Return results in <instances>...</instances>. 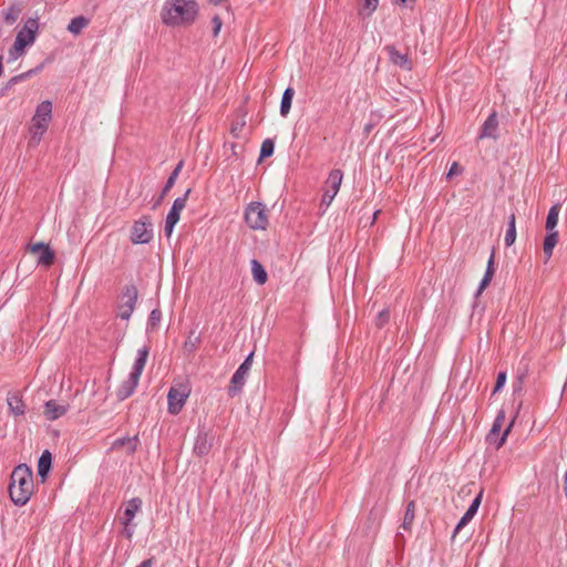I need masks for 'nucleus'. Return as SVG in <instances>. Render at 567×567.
I'll use <instances>...</instances> for the list:
<instances>
[{"mask_svg": "<svg viewBox=\"0 0 567 567\" xmlns=\"http://www.w3.org/2000/svg\"><path fill=\"white\" fill-rule=\"evenodd\" d=\"M198 16L195 0H166L161 11V19L168 27L190 25Z\"/></svg>", "mask_w": 567, "mask_h": 567, "instance_id": "obj_1", "label": "nucleus"}, {"mask_svg": "<svg viewBox=\"0 0 567 567\" xmlns=\"http://www.w3.org/2000/svg\"><path fill=\"white\" fill-rule=\"evenodd\" d=\"M8 489L10 498L16 505L22 506L28 503L33 493V476L28 465L20 464L14 467Z\"/></svg>", "mask_w": 567, "mask_h": 567, "instance_id": "obj_2", "label": "nucleus"}, {"mask_svg": "<svg viewBox=\"0 0 567 567\" xmlns=\"http://www.w3.org/2000/svg\"><path fill=\"white\" fill-rule=\"evenodd\" d=\"M153 239V225L148 216L136 220L131 229V241L133 244H148Z\"/></svg>", "mask_w": 567, "mask_h": 567, "instance_id": "obj_3", "label": "nucleus"}, {"mask_svg": "<svg viewBox=\"0 0 567 567\" xmlns=\"http://www.w3.org/2000/svg\"><path fill=\"white\" fill-rule=\"evenodd\" d=\"M190 390L186 384L173 385L167 394L168 412L177 415L186 403Z\"/></svg>", "mask_w": 567, "mask_h": 567, "instance_id": "obj_4", "label": "nucleus"}, {"mask_svg": "<svg viewBox=\"0 0 567 567\" xmlns=\"http://www.w3.org/2000/svg\"><path fill=\"white\" fill-rule=\"evenodd\" d=\"M190 192L192 189L188 188L182 197H177L174 200L165 220L164 233L167 237H171L175 225L178 223L181 218V212L185 208Z\"/></svg>", "mask_w": 567, "mask_h": 567, "instance_id": "obj_5", "label": "nucleus"}, {"mask_svg": "<svg viewBox=\"0 0 567 567\" xmlns=\"http://www.w3.org/2000/svg\"><path fill=\"white\" fill-rule=\"evenodd\" d=\"M215 435L207 431L200 430L195 440L193 452L198 457H204L209 454L213 444H214Z\"/></svg>", "mask_w": 567, "mask_h": 567, "instance_id": "obj_6", "label": "nucleus"}, {"mask_svg": "<svg viewBox=\"0 0 567 567\" xmlns=\"http://www.w3.org/2000/svg\"><path fill=\"white\" fill-rule=\"evenodd\" d=\"M251 213L256 214V219L254 223H250V228L260 230L267 229L269 225V218L268 208L266 205L260 202H250V214Z\"/></svg>", "mask_w": 567, "mask_h": 567, "instance_id": "obj_7", "label": "nucleus"}, {"mask_svg": "<svg viewBox=\"0 0 567 567\" xmlns=\"http://www.w3.org/2000/svg\"><path fill=\"white\" fill-rule=\"evenodd\" d=\"M29 249L33 254H39L38 264L43 265L45 267H50L51 265H53L55 260V254L49 247V245L44 243H37L30 245Z\"/></svg>", "mask_w": 567, "mask_h": 567, "instance_id": "obj_8", "label": "nucleus"}, {"mask_svg": "<svg viewBox=\"0 0 567 567\" xmlns=\"http://www.w3.org/2000/svg\"><path fill=\"white\" fill-rule=\"evenodd\" d=\"M248 373V357L243 361L237 371L234 373L230 385L228 388V393L230 396L239 393L245 384V377Z\"/></svg>", "mask_w": 567, "mask_h": 567, "instance_id": "obj_9", "label": "nucleus"}, {"mask_svg": "<svg viewBox=\"0 0 567 567\" xmlns=\"http://www.w3.org/2000/svg\"><path fill=\"white\" fill-rule=\"evenodd\" d=\"M385 51L389 54V60L403 70L411 71L413 69V62L408 53L400 52L394 45H386Z\"/></svg>", "mask_w": 567, "mask_h": 567, "instance_id": "obj_10", "label": "nucleus"}, {"mask_svg": "<svg viewBox=\"0 0 567 567\" xmlns=\"http://www.w3.org/2000/svg\"><path fill=\"white\" fill-rule=\"evenodd\" d=\"M183 165H184V162L183 161H179L178 164L176 165V167L173 169V172L169 174L161 194L157 196V198L154 200V204H153V209L157 208L163 199L165 198V196L168 194V192L173 188V186L175 185V182L183 168Z\"/></svg>", "mask_w": 567, "mask_h": 567, "instance_id": "obj_11", "label": "nucleus"}, {"mask_svg": "<svg viewBox=\"0 0 567 567\" xmlns=\"http://www.w3.org/2000/svg\"><path fill=\"white\" fill-rule=\"evenodd\" d=\"M496 268H495V251L492 250V254L488 258L487 266L485 274L480 282V286L475 292V297L477 298L481 296V293L489 286L491 281L493 280V277L495 275Z\"/></svg>", "mask_w": 567, "mask_h": 567, "instance_id": "obj_12", "label": "nucleus"}, {"mask_svg": "<svg viewBox=\"0 0 567 567\" xmlns=\"http://www.w3.org/2000/svg\"><path fill=\"white\" fill-rule=\"evenodd\" d=\"M51 118L52 103L50 101H43L37 106L35 114L33 115L31 122L49 126Z\"/></svg>", "mask_w": 567, "mask_h": 567, "instance_id": "obj_13", "label": "nucleus"}, {"mask_svg": "<svg viewBox=\"0 0 567 567\" xmlns=\"http://www.w3.org/2000/svg\"><path fill=\"white\" fill-rule=\"evenodd\" d=\"M497 128H498V120L496 112H493L488 115V117L485 120L481 127V133L478 135V138H497Z\"/></svg>", "mask_w": 567, "mask_h": 567, "instance_id": "obj_14", "label": "nucleus"}, {"mask_svg": "<svg viewBox=\"0 0 567 567\" xmlns=\"http://www.w3.org/2000/svg\"><path fill=\"white\" fill-rule=\"evenodd\" d=\"M140 381V377L130 373L128 378L122 382V384L118 386L116 391V396L118 400L123 401L131 396Z\"/></svg>", "mask_w": 567, "mask_h": 567, "instance_id": "obj_15", "label": "nucleus"}, {"mask_svg": "<svg viewBox=\"0 0 567 567\" xmlns=\"http://www.w3.org/2000/svg\"><path fill=\"white\" fill-rule=\"evenodd\" d=\"M247 111L245 107H239L230 123V134L234 138H240L246 126L245 116Z\"/></svg>", "mask_w": 567, "mask_h": 567, "instance_id": "obj_16", "label": "nucleus"}, {"mask_svg": "<svg viewBox=\"0 0 567 567\" xmlns=\"http://www.w3.org/2000/svg\"><path fill=\"white\" fill-rule=\"evenodd\" d=\"M514 423H515V417H513V420L505 427V430L503 431L502 434H499L498 432H495L493 430H489V432L486 435V442L491 445H495L496 450L501 449L504 445V443L506 442V439H507L508 434L511 433L512 427L514 426Z\"/></svg>", "mask_w": 567, "mask_h": 567, "instance_id": "obj_17", "label": "nucleus"}, {"mask_svg": "<svg viewBox=\"0 0 567 567\" xmlns=\"http://www.w3.org/2000/svg\"><path fill=\"white\" fill-rule=\"evenodd\" d=\"M68 411V405L59 404L55 400H49L44 404V415L48 420H56Z\"/></svg>", "mask_w": 567, "mask_h": 567, "instance_id": "obj_18", "label": "nucleus"}, {"mask_svg": "<svg viewBox=\"0 0 567 567\" xmlns=\"http://www.w3.org/2000/svg\"><path fill=\"white\" fill-rule=\"evenodd\" d=\"M137 445H138V436L134 435L132 437L125 436V437H121V439L115 440L112 443L111 449L113 451H117V450H121L122 447L126 446L127 447L126 453L128 455H132V454H134L136 452Z\"/></svg>", "mask_w": 567, "mask_h": 567, "instance_id": "obj_19", "label": "nucleus"}, {"mask_svg": "<svg viewBox=\"0 0 567 567\" xmlns=\"http://www.w3.org/2000/svg\"><path fill=\"white\" fill-rule=\"evenodd\" d=\"M142 507V499L140 497H133L127 502V505L124 511V517L122 518L123 525H131L133 518L135 517L136 513Z\"/></svg>", "mask_w": 567, "mask_h": 567, "instance_id": "obj_20", "label": "nucleus"}, {"mask_svg": "<svg viewBox=\"0 0 567 567\" xmlns=\"http://www.w3.org/2000/svg\"><path fill=\"white\" fill-rule=\"evenodd\" d=\"M148 353H150V348L147 346H144L143 348L137 350V357L135 359V362H134L131 373L141 378L142 372L145 368L147 358H148Z\"/></svg>", "mask_w": 567, "mask_h": 567, "instance_id": "obj_21", "label": "nucleus"}, {"mask_svg": "<svg viewBox=\"0 0 567 567\" xmlns=\"http://www.w3.org/2000/svg\"><path fill=\"white\" fill-rule=\"evenodd\" d=\"M51 466L52 455L48 450H45L43 451L38 461V475L42 478V481H45V478L48 477Z\"/></svg>", "mask_w": 567, "mask_h": 567, "instance_id": "obj_22", "label": "nucleus"}, {"mask_svg": "<svg viewBox=\"0 0 567 567\" xmlns=\"http://www.w3.org/2000/svg\"><path fill=\"white\" fill-rule=\"evenodd\" d=\"M342 178L343 173L341 169H332L326 181V189H330V193L337 195L340 189Z\"/></svg>", "mask_w": 567, "mask_h": 567, "instance_id": "obj_23", "label": "nucleus"}, {"mask_svg": "<svg viewBox=\"0 0 567 567\" xmlns=\"http://www.w3.org/2000/svg\"><path fill=\"white\" fill-rule=\"evenodd\" d=\"M250 270L252 274L254 280L259 285L262 286L268 280V274L265 269V267L256 259L250 260Z\"/></svg>", "mask_w": 567, "mask_h": 567, "instance_id": "obj_24", "label": "nucleus"}, {"mask_svg": "<svg viewBox=\"0 0 567 567\" xmlns=\"http://www.w3.org/2000/svg\"><path fill=\"white\" fill-rule=\"evenodd\" d=\"M558 231H547L543 241V251L546 257V261L553 256V250L558 243Z\"/></svg>", "mask_w": 567, "mask_h": 567, "instance_id": "obj_25", "label": "nucleus"}, {"mask_svg": "<svg viewBox=\"0 0 567 567\" xmlns=\"http://www.w3.org/2000/svg\"><path fill=\"white\" fill-rule=\"evenodd\" d=\"M7 402L9 410L13 415L19 416L24 414L25 405L19 393H13L12 395H9Z\"/></svg>", "mask_w": 567, "mask_h": 567, "instance_id": "obj_26", "label": "nucleus"}, {"mask_svg": "<svg viewBox=\"0 0 567 567\" xmlns=\"http://www.w3.org/2000/svg\"><path fill=\"white\" fill-rule=\"evenodd\" d=\"M293 96H295L293 87L288 86L284 91L282 96H281V102H280V115L282 117H286L289 114V112L291 110Z\"/></svg>", "mask_w": 567, "mask_h": 567, "instance_id": "obj_27", "label": "nucleus"}, {"mask_svg": "<svg viewBox=\"0 0 567 567\" xmlns=\"http://www.w3.org/2000/svg\"><path fill=\"white\" fill-rule=\"evenodd\" d=\"M415 511H416V503L414 499H412L406 504V507H405L404 517H403V522L401 525V527L404 530H411L412 525L415 519Z\"/></svg>", "mask_w": 567, "mask_h": 567, "instance_id": "obj_28", "label": "nucleus"}, {"mask_svg": "<svg viewBox=\"0 0 567 567\" xmlns=\"http://www.w3.org/2000/svg\"><path fill=\"white\" fill-rule=\"evenodd\" d=\"M137 296H138L137 288L134 285H126L122 291V302L121 303H124V305L135 309Z\"/></svg>", "mask_w": 567, "mask_h": 567, "instance_id": "obj_29", "label": "nucleus"}, {"mask_svg": "<svg viewBox=\"0 0 567 567\" xmlns=\"http://www.w3.org/2000/svg\"><path fill=\"white\" fill-rule=\"evenodd\" d=\"M560 208H561V205L558 203L553 205L549 208V212L547 214L546 221H545V228L547 231H556L555 228L558 224V215H559Z\"/></svg>", "mask_w": 567, "mask_h": 567, "instance_id": "obj_30", "label": "nucleus"}, {"mask_svg": "<svg viewBox=\"0 0 567 567\" xmlns=\"http://www.w3.org/2000/svg\"><path fill=\"white\" fill-rule=\"evenodd\" d=\"M48 126L44 124H38L34 122H31V125L29 127L30 133V145H37L42 138V135L47 132Z\"/></svg>", "mask_w": 567, "mask_h": 567, "instance_id": "obj_31", "label": "nucleus"}, {"mask_svg": "<svg viewBox=\"0 0 567 567\" xmlns=\"http://www.w3.org/2000/svg\"><path fill=\"white\" fill-rule=\"evenodd\" d=\"M516 217H515V214L512 213L508 217V225H507V230H506V234H505V246L506 247H511L515 240H516Z\"/></svg>", "mask_w": 567, "mask_h": 567, "instance_id": "obj_32", "label": "nucleus"}, {"mask_svg": "<svg viewBox=\"0 0 567 567\" xmlns=\"http://www.w3.org/2000/svg\"><path fill=\"white\" fill-rule=\"evenodd\" d=\"M34 40V35L28 34L25 31L21 30L16 37L13 47L17 51H23V49L27 45L32 44Z\"/></svg>", "mask_w": 567, "mask_h": 567, "instance_id": "obj_33", "label": "nucleus"}, {"mask_svg": "<svg viewBox=\"0 0 567 567\" xmlns=\"http://www.w3.org/2000/svg\"><path fill=\"white\" fill-rule=\"evenodd\" d=\"M90 23V20L83 16H79V17H75L73 18L69 25H68V30L73 33V34H80L82 32V30L87 27Z\"/></svg>", "mask_w": 567, "mask_h": 567, "instance_id": "obj_34", "label": "nucleus"}, {"mask_svg": "<svg viewBox=\"0 0 567 567\" xmlns=\"http://www.w3.org/2000/svg\"><path fill=\"white\" fill-rule=\"evenodd\" d=\"M42 69V65H39L37 66L35 69H31L27 72H23L21 74H18L16 76H12L6 84L4 86V90H9L11 89L12 86H14L16 84H18L19 82L21 81H24L27 79H29L32 74L37 73L38 71H40Z\"/></svg>", "mask_w": 567, "mask_h": 567, "instance_id": "obj_35", "label": "nucleus"}, {"mask_svg": "<svg viewBox=\"0 0 567 567\" xmlns=\"http://www.w3.org/2000/svg\"><path fill=\"white\" fill-rule=\"evenodd\" d=\"M275 151V143L271 138H266L260 147L259 162L264 158L270 157Z\"/></svg>", "mask_w": 567, "mask_h": 567, "instance_id": "obj_36", "label": "nucleus"}, {"mask_svg": "<svg viewBox=\"0 0 567 567\" xmlns=\"http://www.w3.org/2000/svg\"><path fill=\"white\" fill-rule=\"evenodd\" d=\"M162 319V312L159 309H153L147 320V330L154 331L157 329L158 323Z\"/></svg>", "mask_w": 567, "mask_h": 567, "instance_id": "obj_37", "label": "nucleus"}, {"mask_svg": "<svg viewBox=\"0 0 567 567\" xmlns=\"http://www.w3.org/2000/svg\"><path fill=\"white\" fill-rule=\"evenodd\" d=\"M482 497H483V489L480 491V493L475 496L472 504L465 512L468 516L474 517L476 515L478 507L482 503Z\"/></svg>", "mask_w": 567, "mask_h": 567, "instance_id": "obj_38", "label": "nucleus"}, {"mask_svg": "<svg viewBox=\"0 0 567 567\" xmlns=\"http://www.w3.org/2000/svg\"><path fill=\"white\" fill-rule=\"evenodd\" d=\"M390 321V311L389 309H383L381 310L375 320H374V323H375V327L378 329H381L383 328L388 322Z\"/></svg>", "mask_w": 567, "mask_h": 567, "instance_id": "obj_39", "label": "nucleus"}, {"mask_svg": "<svg viewBox=\"0 0 567 567\" xmlns=\"http://www.w3.org/2000/svg\"><path fill=\"white\" fill-rule=\"evenodd\" d=\"M228 146L231 151L233 156H235L236 159H244L245 145H238L237 143H225L224 147L226 148Z\"/></svg>", "mask_w": 567, "mask_h": 567, "instance_id": "obj_40", "label": "nucleus"}, {"mask_svg": "<svg viewBox=\"0 0 567 567\" xmlns=\"http://www.w3.org/2000/svg\"><path fill=\"white\" fill-rule=\"evenodd\" d=\"M506 379H507V374L505 371H499L497 373L496 382H495V385L493 389V394L499 392L503 389V386L506 383Z\"/></svg>", "mask_w": 567, "mask_h": 567, "instance_id": "obj_41", "label": "nucleus"}, {"mask_svg": "<svg viewBox=\"0 0 567 567\" xmlns=\"http://www.w3.org/2000/svg\"><path fill=\"white\" fill-rule=\"evenodd\" d=\"M504 421H505V411L499 410L494 422H493L491 430L501 433Z\"/></svg>", "mask_w": 567, "mask_h": 567, "instance_id": "obj_42", "label": "nucleus"}, {"mask_svg": "<svg viewBox=\"0 0 567 567\" xmlns=\"http://www.w3.org/2000/svg\"><path fill=\"white\" fill-rule=\"evenodd\" d=\"M20 9L16 7H10L8 11L4 13V21L9 24H12L19 17Z\"/></svg>", "mask_w": 567, "mask_h": 567, "instance_id": "obj_43", "label": "nucleus"}, {"mask_svg": "<svg viewBox=\"0 0 567 567\" xmlns=\"http://www.w3.org/2000/svg\"><path fill=\"white\" fill-rule=\"evenodd\" d=\"M134 311V308L128 307L124 303L118 305L117 316L123 320H128Z\"/></svg>", "mask_w": 567, "mask_h": 567, "instance_id": "obj_44", "label": "nucleus"}, {"mask_svg": "<svg viewBox=\"0 0 567 567\" xmlns=\"http://www.w3.org/2000/svg\"><path fill=\"white\" fill-rule=\"evenodd\" d=\"M473 517L468 516L466 513L461 517V519L458 520V523L456 524L455 528H454V532H453V535H452V539L455 538V536L460 533V530L465 526L467 525L471 520H472Z\"/></svg>", "mask_w": 567, "mask_h": 567, "instance_id": "obj_45", "label": "nucleus"}, {"mask_svg": "<svg viewBox=\"0 0 567 567\" xmlns=\"http://www.w3.org/2000/svg\"><path fill=\"white\" fill-rule=\"evenodd\" d=\"M37 30H38V21L35 19H29L25 22L24 28L22 29V31H25L28 34H31L34 37L37 33Z\"/></svg>", "mask_w": 567, "mask_h": 567, "instance_id": "obj_46", "label": "nucleus"}, {"mask_svg": "<svg viewBox=\"0 0 567 567\" xmlns=\"http://www.w3.org/2000/svg\"><path fill=\"white\" fill-rule=\"evenodd\" d=\"M212 23H213V35L217 37L221 29V25H223V21H221L220 17L218 14H215L212 19Z\"/></svg>", "mask_w": 567, "mask_h": 567, "instance_id": "obj_47", "label": "nucleus"}, {"mask_svg": "<svg viewBox=\"0 0 567 567\" xmlns=\"http://www.w3.org/2000/svg\"><path fill=\"white\" fill-rule=\"evenodd\" d=\"M379 0H363V8L368 10V16L377 10Z\"/></svg>", "mask_w": 567, "mask_h": 567, "instance_id": "obj_48", "label": "nucleus"}, {"mask_svg": "<svg viewBox=\"0 0 567 567\" xmlns=\"http://www.w3.org/2000/svg\"><path fill=\"white\" fill-rule=\"evenodd\" d=\"M462 172L463 167L457 162H454L447 172L446 178H451L454 175L461 174Z\"/></svg>", "mask_w": 567, "mask_h": 567, "instance_id": "obj_49", "label": "nucleus"}, {"mask_svg": "<svg viewBox=\"0 0 567 567\" xmlns=\"http://www.w3.org/2000/svg\"><path fill=\"white\" fill-rule=\"evenodd\" d=\"M334 196H336V194L330 193V189H326L322 195L321 206L322 205L329 206L331 204L332 199L334 198Z\"/></svg>", "mask_w": 567, "mask_h": 567, "instance_id": "obj_50", "label": "nucleus"}, {"mask_svg": "<svg viewBox=\"0 0 567 567\" xmlns=\"http://www.w3.org/2000/svg\"><path fill=\"white\" fill-rule=\"evenodd\" d=\"M524 378H525V374H524V373H520V374L517 377L516 381H515V382H514V384H513V391H514V393H517V392L522 391V389H523V381H524Z\"/></svg>", "mask_w": 567, "mask_h": 567, "instance_id": "obj_51", "label": "nucleus"}, {"mask_svg": "<svg viewBox=\"0 0 567 567\" xmlns=\"http://www.w3.org/2000/svg\"><path fill=\"white\" fill-rule=\"evenodd\" d=\"M196 349V340L193 341L190 339H188L187 341H185L184 343V350L187 351V352H194Z\"/></svg>", "mask_w": 567, "mask_h": 567, "instance_id": "obj_52", "label": "nucleus"}, {"mask_svg": "<svg viewBox=\"0 0 567 567\" xmlns=\"http://www.w3.org/2000/svg\"><path fill=\"white\" fill-rule=\"evenodd\" d=\"M124 528H123V535L127 538V539H131L133 537V528L131 525H123Z\"/></svg>", "mask_w": 567, "mask_h": 567, "instance_id": "obj_53", "label": "nucleus"}, {"mask_svg": "<svg viewBox=\"0 0 567 567\" xmlns=\"http://www.w3.org/2000/svg\"><path fill=\"white\" fill-rule=\"evenodd\" d=\"M153 565H154V557H151V558L144 559L136 567H153Z\"/></svg>", "mask_w": 567, "mask_h": 567, "instance_id": "obj_54", "label": "nucleus"}, {"mask_svg": "<svg viewBox=\"0 0 567 567\" xmlns=\"http://www.w3.org/2000/svg\"><path fill=\"white\" fill-rule=\"evenodd\" d=\"M416 0H395V3L396 4H400V6H409V4H412L414 3Z\"/></svg>", "mask_w": 567, "mask_h": 567, "instance_id": "obj_55", "label": "nucleus"}, {"mask_svg": "<svg viewBox=\"0 0 567 567\" xmlns=\"http://www.w3.org/2000/svg\"><path fill=\"white\" fill-rule=\"evenodd\" d=\"M563 489H564V494L567 498V470H566V473L564 475V485H563Z\"/></svg>", "mask_w": 567, "mask_h": 567, "instance_id": "obj_56", "label": "nucleus"}, {"mask_svg": "<svg viewBox=\"0 0 567 567\" xmlns=\"http://www.w3.org/2000/svg\"><path fill=\"white\" fill-rule=\"evenodd\" d=\"M243 218L245 221H248V205H246L243 209Z\"/></svg>", "mask_w": 567, "mask_h": 567, "instance_id": "obj_57", "label": "nucleus"}, {"mask_svg": "<svg viewBox=\"0 0 567 567\" xmlns=\"http://www.w3.org/2000/svg\"><path fill=\"white\" fill-rule=\"evenodd\" d=\"M380 214V210H375L374 214H373V217H372V221H371V225H373L377 220V217L378 215Z\"/></svg>", "mask_w": 567, "mask_h": 567, "instance_id": "obj_58", "label": "nucleus"}, {"mask_svg": "<svg viewBox=\"0 0 567 567\" xmlns=\"http://www.w3.org/2000/svg\"><path fill=\"white\" fill-rule=\"evenodd\" d=\"M2 70H3V68H2V56H0V75L2 74Z\"/></svg>", "mask_w": 567, "mask_h": 567, "instance_id": "obj_59", "label": "nucleus"}, {"mask_svg": "<svg viewBox=\"0 0 567 567\" xmlns=\"http://www.w3.org/2000/svg\"><path fill=\"white\" fill-rule=\"evenodd\" d=\"M254 354H255V352H254V351H250V354H249V358H250V364L252 363Z\"/></svg>", "mask_w": 567, "mask_h": 567, "instance_id": "obj_60", "label": "nucleus"}, {"mask_svg": "<svg viewBox=\"0 0 567 567\" xmlns=\"http://www.w3.org/2000/svg\"><path fill=\"white\" fill-rule=\"evenodd\" d=\"M221 0H212L214 4H218Z\"/></svg>", "mask_w": 567, "mask_h": 567, "instance_id": "obj_61", "label": "nucleus"}]
</instances>
